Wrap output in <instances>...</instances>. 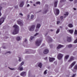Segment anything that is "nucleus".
Listing matches in <instances>:
<instances>
[{"instance_id":"4468645a","label":"nucleus","mask_w":77,"mask_h":77,"mask_svg":"<svg viewBox=\"0 0 77 77\" xmlns=\"http://www.w3.org/2000/svg\"><path fill=\"white\" fill-rule=\"evenodd\" d=\"M68 15H69V13L68 12H66V14L64 15V16L65 15V16L64 17V18H66V16H68Z\"/></svg>"},{"instance_id":"412c9836","label":"nucleus","mask_w":77,"mask_h":77,"mask_svg":"<svg viewBox=\"0 0 77 77\" xmlns=\"http://www.w3.org/2000/svg\"><path fill=\"white\" fill-rule=\"evenodd\" d=\"M48 38L50 42H51L52 41V39L51 38V37H50V36L48 37Z\"/></svg>"},{"instance_id":"f8f14e48","label":"nucleus","mask_w":77,"mask_h":77,"mask_svg":"<svg viewBox=\"0 0 77 77\" xmlns=\"http://www.w3.org/2000/svg\"><path fill=\"white\" fill-rule=\"evenodd\" d=\"M74 60V57H71L70 58V59L68 61V62H71L72 60Z\"/></svg>"},{"instance_id":"bf43d9fd","label":"nucleus","mask_w":77,"mask_h":77,"mask_svg":"<svg viewBox=\"0 0 77 77\" xmlns=\"http://www.w3.org/2000/svg\"><path fill=\"white\" fill-rule=\"evenodd\" d=\"M60 28H62V26H60Z\"/></svg>"},{"instance_id":"7c9ffc66","label":"nucleus","mask_w":77,"mask_h":77,"mask_svg":"<svg viewBox=\"0 0 77 77\" xmlns=\"http://www.w3.org/2000/svg\"><path fill=\"white\" fill-rule=\"evenodd\" d=\"M59 31H60V29H58L56 32V33H58L59 32Z\"/></svg>"},{"instance_id":"680f3d73","label":"nucleus","mask_w":77,"mask_h":77,"mask_svg":"<svg viewBox=\"0 0 77 77\" xmlns=\"http://www.w3.org/2000/svg\"><path fill=\"white\" fill-rule=\"evenodd\" d=\"M66 29H68V28H66Z\"/></svg>"},{"instance_id":"2eb2a0df","label":"nucleus","mask_w":77,"mask_h":77,"mask_svg":"<svg viewBox=\"0 0 77 77\" xmlns=\"http://www.w3.org/2000/svg\"><path fill=\"white\" fill-rule=\"evenodd\" d=\"M24 2H22L20 4V7H23V5H24Z\"/></svg>"},{"instance_id":"c9c22d12","label":"nucleus","mask_w":77,"mask_h":77,"mask_svg":"<svg viewBox=\"0 0 77 77\" xmlns=\"http://www.w3.org/2000/svg\"><path fill=\"white\" fill-rule=\"evenodd\" d=\"M48 11V9H47L45 11V12L44 13V14H46V13Z\"/></svg>"},{"instance_id":"cd10ccee","label":"nucleus","mask_w":77,"mask_h":77,"mask_svg":"<svg viewBox=\"0 0 77 77\" xmlns=\"http://www.w3.org/2000/svg\"><path fill=\"white\" fill-rule=\"evenodd\" d=\"M68 57H69V55H67L65 57V59H67Z\"/></svg>"},{"instance_id":"9b49d317","label":"nucleus","mask_w":77,"mask_h":77,"mask_svg":"<svg viewBox=\"0 0 77 77\" xmlns=\"http://www.w3.org/2000/svg\"><path fill=\"white\" fill-rule=\"evenodd\" d=\"M56 14H55V15H57L59 14V10L58 9H56Z\"/></svg>"},{"instance_id":"c85d7f7f","label":"nucleus","mask_w":77,"mask_h":77,"mask_svg":"<svg viewBox=\"0 0 77 77\" xmlns=\"http://www.w3.org/2000/svg\"><path fill=\"white\" fill-rule=\"evenodd\" d=\"M72 47V45L71 44L69 45L68 46V47L69 48H71V47Z\"/></svg>"},{"instance_id":"13d9d810","label":"nucleus","mask_w":77,"mask_h":77,"mask_svg":"<svg viewBox=\"0 0 77 77\" xmlns=\"http://www.w3.org/2000/svg\"><path fill=\"white\" fill-rule=\"evenodd\" d=\"M70 2H72L73 0H69Z\"/></svg>"},{"instance_id":"e2e57ef3","label":"nucleus","mask_w":77,"mask_h":77,"mask_svg":"<svg viewBox=\"0 0 77 77\" xmlns=\"http://www.w3.org/2000/svg\"><path fill=\"white\" fill-rule=\"evenodd\" d=\"M26 53H29L27 52H26Z\"/></svg>"},{"instance_id":"0eeeda50","label":"nucleus","mask_w":77,"mask_h":77,"mask_svg":"<svg viewBox=\"0 0 77 77\" xmlns=\"http://www.w3.org/2000/svg\"><path fill=\"white\" fill-rule=\"evenodd\" d=\"M75 61H74L73 63H72L70 66L69 67V68H72V67L75 64Z\"/></svg>"},{"instance_id":"a878e982","label":"nucleus","mask_w":77,"mask_h":77,"mask_svg":"<svg viewBox=\"0 0 77 77\" xmlns=\"http://www.w3.org/2000/svg\"><path fill=\"white\" fill-rule=\"evenodd\" d=\"M74 69H77V65H76L74 67Z\"/></svg>"},{"instance_id":"864d4df0","label":"nucleus","mask_w":77,"mask_h":77,"mask_svg":"<svg viewBox=\"0 0 77 77\" xmlns=\"http://www.w3.org/2000/svg\"><path fill=\"white\" fill-rule=\"evenodd\" d=\"M29 6H30V5H29V4H28V5H27V7H29Z\"/></svg>"},{"instance_id":"20e7f679","label":"nucleus","mask_w":77,"mask_h":77,"mask_svg":"<svg viewBox=\"0 0 77 77\" xmlns=\"http://www.w3.org/2000/svg\"><path fill=\"white\" fill-rule=\"evenodd\" d=\"M5 21V18L2 17L0 19V25H1L2 23L4 22Z\"/></svg>"},{"instance_id":"4be33fe9","label":"nucleus","mask_w":77,"mask_h":77,"mask_svg":"<svg viewBox=\"0 0 77 77\" xmlns=\"http://www.w3.org/2000/svg\"><path fill=\"white\" fill-rule=\"evenodd\" d=\"M16 39L17 41H20L21 40V38L20 37H17L16 38Z\"/></svg>"},{"instance_id":"69168bd1","label":"nucleus","mask_w":77,"mask_h":77,"mask_svg":"<svg viewBox=\"0 0 77 77\" xmlns=\"http://www.w3.org/2000/svg\"><path fill=\"white\" fill-rule=\"evenodd\" d=\"M47 34H48V33H47V34H46V35H47Z\"/></svg>"},{"instance_id":"58836bf2","label":"nucleus","mask_w":77,"mask_h":77,"mask_svg":"<svg viewBox=\"0 0 77 77\" xmlns=\"http://www.w3.org/2000/svg\"><path fill=\"white\" fill-rule=\"evenodd\" d=\"M39 34V33H36V34H35L34 35V36H36L38 35Z\"/></svg>"},{"instance_id":"e433bc0d","label":"nucleus","mask_w":77,"mask_h":77,"mask_svg":"<svg viewBox=\"0 0 77 77\" xmlns=\"http://www.w3.org/2000/svg\"><path fill=\"white\" fill-rule=\"evenodd\" d=\"M63 16H61L60 17V20H63Z\"/></svg>"},{"instance_id":"3c124183","label":"nucleus","mask_w":77,"mask_h":77,"mask_svg":"<svg viewBox=\"0 0 77 77\" xmlns=\"http://www.w3.org/2000/svg\"><path fill=\"white\" fill-rule=\"evenodd\" d=\"M73 9H74V11H75V10H76V8H74Z\"/></svg>"},{"instance_id":"8fccbe9b","label":"nucleus","mask_w":77,"mask_h":77,"mask_svg":"<svg viewBox=\"0 0 77 77\" xmlns=\"http://www.w3.org/2000/svg\"><path fill=\"white\" fill-rule=\"evenodd\" d=\"M38 29H36L35 30V32H37V31H38Z\"/></svg>"},{"instance_id":"c03bdc74","label":"nucleus","mask_w":77,"mask_h":77,"mask_svg":"<svg viewBox=\"0 0 77 77\" xmlns=\"http://www.w3.org/2000/svg\"><path fill=\"white\" fill-rule=\"evenodd\" d=\"M75 74H73L72 76V77H75Z\"/></svg>"},{"instance_id":"f03ea898","label":"nucleus","mask_w":77,"mask_h":77,"mask_svg":"<svg viewBox=\"0 0 77 77\" xmlns=\"http://www.w3.org/2000/svg\"><path fill=\"white\" fill-rule=\"evenodd\" d=\"M42 42V40L38 39L35 42V45H36L37 46H39L41 43Z\"/></svg>"},{"instance_id":"7ed1b4c3","label":"nucleus","mask_w":77,"mask_h":77,"mask_svg":"<svg viewBox=\"0 0 77 77\" xmlns=\"http://www.w3.org/2000/svg\"><path fill=\"white\" fill-rule=\"evenodd\" d=\"M35 26L33 25L30 26V27H29V31H33L35 30Z\"/></svg>"},{"instance_id":"c756f323","label":"nucleus","mask_w":77,"mask_h":77,"mask_svg":"<svg viewBox=\"0 0 77 77\" xmlns=\"http://www.w3.org/2000/svg\"><path fill=\"white\" fill-rule=\"evenodd\" d=\"M35 38V37L34 36H31L30 38V40H32L33 39H34Z\"/></svg>"},{"instance_id":"f704fd0d","label":"nucleus","mask_w":77,"mask_h":77,"mask_svg":"<svg viewBox=\"0 0 77 77\" xmlns=\"http://www.w3.org/2000/svg\"><path fill=\"white\" fill-rule=\"evenodd\" d=\"M47 70H45L44 72V74H47Z\"/></svg>"},{"instance_id":"6e6d98bb","label":"nucleus","mask_w":77,"mask_h":77,"mask_svg":"<svg viewBox=\"0 0 77 77\" xmlns=\"http://www.w3.org/2000/svg\"><path fill=\"white\" fill-rule=\"evenodd\" d=\"M10 69H11V70H14V69H11L10 68Z\"/></svg>"},{"instance_id":"79ce46f5","label":"nucleus","mask_w":77,"mask_h":77,"mask_svg":"<svg viewBox=\"0 0 77 77\" xmlns=\"http://www.w3.org/2000/svg\"><path fill=\"white\" fill-rule=\"evenodd\" d=\"M59 23H60V21H57V24H59Z\"/></svg>"},{"instance_id":"338daca9","label":"nucleus","mask_w":77,"mask_h":77,"mask_svg":"<svg viewBox=\"0 0 77 77\" xmlns=\"http://www.w3.org/2000/svg\"><path fill=\"white\" fill-rule=\"evenodd\" d=\"M56 63V62H54V63Z\"/></svg>"},{"instance_id":"052dcab7","label":"nucleus","mask_w":77,"mask_h":77,"mask_svg":"<svg viewBox=\"0 0 77 77\" xmlns=\"http://www.w3.org/2000/svg\"><path fill=\"white\" fill-rule=\"evenodd\" d=\"M33 6H36V5H35V4H33Z\"/></svg>"},{"instance_id":"de8ad7c7","label":"nucleus","mask_w":77,"mask_h":77,"mask_svg":"<svg viewBox=\"0 0 77 77\" xmlns=\"http://www.w3.org/2000/svg\"><path fill=\"white\" fill-rule=\"evenodd\" d=\"M44 59L45 60H47V57H46Z\"/></svg>"},{"instance_id":"603ef678","label":"nucleus","mask_w":77,"mask_h":77,"mask_svg":"<svg viewBox=\"0 0 77 77\" xmlns=\"http://www.w3.org/2000/svg\"><path fill=\"white\" fill-rule=\"evenodd\" d=\"M27 17L28 18H29V15H28L27 16Z\"/></svg>"},{"instance_id":"9d476101","label":"nucleus","mask_w":77,"mask_h":77,"mask_svg":"<svg viewBox=\"0 0 77 77\" xmlns=\"http://www.w3.org/2000/svg\"><path fill=\"white\" fill-rule=\"evenodd\" d=\"M48 53V50L47 49H45L43 51L44 54H47Z\"/></svg>"},{"instance_id":"423d86ee","label":"nucleus","mask_w":77,"mask_h":77,"mask_svg":"<svg viewBox=\"0 0 77 77\" xmlns=\"http://www.w3.org/2000/svg\"><path fill=\"white\" fill-rule=\"evenodd\" d=\"M26 75V72H23L20 73L21 76H25Z\"/></svg>"},{"instance_id":"a18cd8bd","label":"nucleus","mask_w":77,"mask_h":77,"mask_svg":"<svg viewBox=\"0 0 77 77\" xmlns=\"http://www.w3.org/2000/svg\"><path fill=\"white\" fill-rule=\"evenodd\" d=\"M7 53H9L10 54H11V52H10V51H9L7 52Z\"/></svg>"},{"instance_id":"09e8293b","label":"nucleus","mask_w":77,"mask_h":77,"mask_svg":"<svg viewBox=\"0 0 77 77\" xmlns=\"http://www.w3.org/2000/svg\"><path fill=\"white\" fill-rule=\"evenodd\" d=\"M20 15H21V16H23V14H22L21 13H20Z\"/></svg>"},{"instance_id":"473e14b6","label":"nucleus","mask_w":77,"mask_h":77,"mask_svg":"<svg viewBox=\"0 0 77 77\" xmlns=\"http://www.w3.org/2000/svg\"><path fill=\"white\" fill-rule=\"evenodd\" d=\"M65 1H66V0H61L60 2L62 3V2H65Z\"/></svg>"},{"instance_id":"393cba45","label":"nucleus","mask_w":77,"mask_h":77,"mask_svg":"<svg viewBox=\"0 0 77 77\" xmlns=\"http://www.w3.org/2000/svg\"><path fill=\"white\" fill-rule=\"evenodd\" d=\"M2 7H0V17H1L2 15V14L1 13V12H0V11L2 10Z\"/></svg>"},{"instance_id":"b1692460","label":"nucleus","mask_w":77,"mask_h":77,"mask_svg":"<svg viewBox=\"0 0 77 77\" xmlns=\"http://www.w3.org/2000/svg\"><path fill=\"white\" fill-rule=\"evenodd\" d=\"M19 69L20 71H23V67H19Z\"/></svg>"},{"instance_id":"dca6fc26","label":"nucleus","mask_w":77,"mask_h":77,"mask_svg":"<svg viewBox=\"0 0 77 77\" xmlns=\"http://www.w3.org/2000/svg\"><path fill=\"white\" fill-rule=\"evenodd\" d=\"M61 47H63V45H59L57 47V48L58 49H59V48H60Z\"/></svg>"},{"instance_id":"aec40b11","label":"nucleus","mask_w":77,"mask_h":77,"mask_svg":"<svg viewBox=\"0 0 77 77\" xmlns=\"http://www.w3.org/2000/svg\"><path fill=\"white\" fill-rule=\"evenodd\" d=\"M57 1L55 2H54V7H57Z\"/></svg>"},{"instance_id":"6ab92c4d","label":"nucleus","mask_w":77,"mask_h":77,"mask_svg":"<svg viewBox=\"0 0 77 77\" xmlns=\"http://www.w3.org/2000/svg\"><path fill=\"white\" fill-rule=\"evenodd\" d=\"M42 64L41 63H39L38 65V66L39 67H40V68H42Z\"/></svg>"},{"instance_id":"4c0bfd02","label":"nucleus","mask_w":77,"mask_h":77,"mask_svg":"<svg viewBox=\"0 0 77 77\" xmlns=\"http://www.w3.org/2000/svg\"><path fill=\"white\" fill-rule=\"evenodd\" d=\"M77 39H76V40L74 41V43L75 44V43H77Z\"/></svg>"},{"instance_id":"bb28decb","label":"nucleus","mask_w":77,"mask_h":77,"mask_svg":"<svg viewBox=\"0 0 77 77\" xmlns=\"http://www.w3.org/2000/svg\"><path fill=\"white\" fill-rule=\"evenodd\" d=\"M41 4V3L40 2H37L36 3V5H40V4Z\"/></svg>"},{"instance_id":"5701e85b","label":"nucleus","mask_w":77,"mask_h":77,"mask_svg":"<svg viewBox=\"0 0 77 77\" xmlns=\"http://www.w3.org/2000/svg\"><path fill=\"white\" fill-rule=\"evenodd\" d=\"M69 32L70 33L72 34V33H73V32H74V31L72 29L69 30Z\"/></svg>"},{"instance_id":"ea45409f","label":"nucleus","mask_w":77,"mask_h":77,"mask_svg":"<svg viewBox=\"0 0 77 77\" xmlns=\"http://www.w3.org/2000/svg\"><path fill=\"white\" fill-rule=\"evenodd\" d=\"M19 62H21V58L20 57H19Z\"/></svg>"},{"instance_id":"72a5a7b5","label":"nucleus","mask_w":77,"mask_h":77,"mask_svg":"<svg viewBox=\"0 0 77 77\" xmlns=\"http://www.w3.org/2000/svg\"><path fill=\"white\" fill-rule=\"evenodd\" d=\"M34 17V15H32L31 17V19H33Z\"/></svg>"},{"instance_id":"0e129e2a","label":"nucleus","mask_w":77,"mask_h":77,"mask_svg":"<svg viewBox=\"0 0 77 77\" xmlns=\"http://www.w3.org/2000/svg\"><path fill=\"white\" fill-rule=\"evenodd\" d=\"M31 2V3H32V2Z\"/></svg>"},{"instance_id":"ddd939ff","label":"nucleus","mask_w":77,"mask_h":77,"mask_svg":"<svg viewBox=\"0 0 77 77\" xmlns=\"http://www.w3.org/2000/svg\"><path fill=\"white\" fill-rule=\"evenodd\" d=\"M55 60V59L53 58H50L49 59V61L50 62H53V60Z\"/></svg>"},{"instance_id":"a211bd4d","label":"nucleus","mask_w":77,"mask_h":77,"mask_svg":"<svg viewBox=\"0 0 77 77\" xmlns=\"http://www.w3.org/2000/svg\"><path fill=\"white\" fill-rule=\"evenodd\" d=\"M41 27V24H38L37 25L36 28L39 29V27Z\"/></svg>"},{"instance_id":"f3484780","label":"nucleus","mask_w":77,"mask_h":77,"mask_svg":"<svg viewBox=\"0 0 77 77\" xmlns=\"http://www.w3.org/2000/svg\"><path fill=\"white\" fill-rule=\"evenodd\" d=\"M68 27H70V28H72V27H73V25H72V24L70 23L69 24Z\"/></svg>"},{"instance_id":"6e6552de","label":"nucleus","mask_w":77,"mask_h":77,"mask_svg":"<svg viewBox=\"0 0 77 77\" xmlns=\"http://www.w3.org/2000/svg\"><path fill=\"white\" fill-rule=\"evenodd\" d=\"M17 23L18 24H19V25H20V26H23V23L22 22H21L19 20L17 21Z\"/></svg>"},{"instance_id":"39448f33","label":"nucleus","mask_w":77,"mask_h":77,"mask_svg":"<svg viewBox=\"0 0 77 77\" xmlns=\"http://www.w3.org/2000/svg\"><path fill=\"white\" fill-rule=\"evenodd\" d=\"M63 56V55L60 54L58 55V59H59V60H60V59H61L62 58Z\"/></svg>"},{"instance_id":"a19ab883","label":"nucleus","mask_w":77,"mask_h":77,"mask_svg":"<svg viewBox=\"0 0 77 77\" xmlns=\"http://www.w3.org/2000/svg\"><path fill=\"white\" fill-rule=\"evenodd\" d=\"M23 64H24V62H22L20 64V66H22V65H23Z\"/></svg>"},{"instance_id":"1a4fd4ad","label":"nucleus","mask_w":77,"mask_h":77,"mask_svg":"<svg viewBox=\"0 0 77 77\" xmlns=\"http://www.w3.org/2000/svg\"><path fill=\"white\" fill-rule=\"evenodd\" d=\"M67 39L68 42H71V38L70 37H67Z\"/></svg>"},{"instance_id":"774afa93","label":"nucleus","mask_w":77,"mask_h":77,"mask_svg":"<svg viewBox=\"0 0 77 77\" xmlns=\"http://www.w3.org/2000/svg\"><path fill=\"white\" fill-rule=\"evenodd\" d=\"M50 47H51V45H50Z\"/></svg>"},{"instance_id":"5fc2aeb1","label":"nucleus","mask_w":77,"mask_h":77,"mask_svg":"<svg viewBox=\"0 0 77 77\" xmlns=\"http://www.w3.org/2000/svg\"><path fill=\"white\" fill-rule=\"evenodd\" d=\"M51 32H53V29H51Z\"/></svg>"},{"instance_id":"49530a36","label":"nucleus","mask_w":77,"mask_h":77,"mask_svg":"<svg viewBox=\"0 0 77 77\" xmlns=\"http://www.w3.org/2000/svg\"><path fill=\"white\" fill-rule=\"evenodd\" d=\"M15 8L16 9L17 8H18V6H16L15 7Z\"/></svg>"},{"instance_id":"4d7b16f0","label":"nucleus","mask_w":77,"mask_h":77,"mask_svg":"<svg viewBox=\"0 0 77 77\" xmlns=\"http://www.w3.org/2000/svg\"><path fill=\"white\" fill-rule=\"evenodd\" d=\"M44 45H45V44H42V46H44Z\"/></svg>"},{"instance_id":"2f4dec72","label":"nucleus","mask_w":77,"mask_h":77,"mask_svg":"<svg viewBox=\"0 0 77 77\" xmlns=\"http://www.w3.org/2000/svg\"><path fill=\"white\" fill-rule=\"evenodd\" d=\"M74 34L75 35H77V30H75V31Z\"/></svg>"},{"instance_id":"f257e3e1","label":"nucleus","mask_w":77,"mask_h":77,"mask_svg":"<svg viewBox=\"0 0 77 77\" xmlns=\"http://www.w3.org/2000/svg\"><path fill=\"white\" fill-rule=\"evenodd\" d=\"M13 27L15 28L13 32V35H15V34L18 33V32H19V27L16 25H15Z\"/></svg>"},{"instance_id":"37998d69","label":"nucleus","mask_w":77,"mask_h":77,"mask_svg":"<svg viewBox=\"0 0 77 77\" xmlns=\"http://www.w3.org/2000/svg\"><path fill=\"white\" fill-rule=\"evenodd\" d=\"M27 39H25L24 40V42H27Z\"/></svg>"}]
</instances>
